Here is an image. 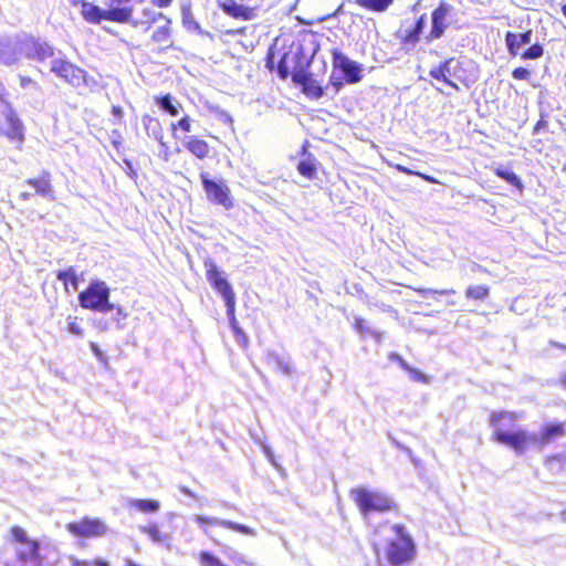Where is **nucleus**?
Masks as SVG:
<instances>
[{
    "label": "nucleus",
    "mask_w": 566,
    "mask_h": 566,
    "mask_svg": "<svg viewBox=\"0 0 566 566\" xmlns=\"http://www.w3.org/2000/svg\"><path fill=\"white\" fill-rule=\"evenodd\" d=\"M230 326L232 328V332L234 333V336L237 340L240 343L242 347H247L249 344L247 335L243 333V331L240 328L238 321L235 318V315L228 316Z\"/></svg>",
    "instance_id": "nucleus-32"
},
{
    "label": "nucleus",
    "mask_w": 566,
    "mask_h": 566,
    "mask_svg": "<svg viewBox=\"0 0 566 566\" xmlns=\"http://www.w3.org/2000/svg\"><path fill=\"white\" fill-rule=\"evenodd\" d=\"M179 490H180V492H181L182 494H185V495H188V496H195V495L192 494V492H191L187 486H180V488H179Z\"/></svg>",
    "instance_id": "nucleus-54"
},
{
    "label": "nucleus",
    "mask_w": 566,
    "mask_h": 566,
    "mask_svg": "<svg viewBox=\"0 0 566 566\" xmlns=\"http://www.w3.org/2000/svg\"><path fill=\"white\" fill-rule=\"evenodd\" d=\"M407 369L410 373L411 379L419 381V382H423V384L429 382V377L427 375H424L423 373H421L420 370H417L413 368H407Z\"/></svg>",
    "instance_id": "nucleus-43"
},
{
    "label": "nucleus",
    "mask_w": 566,
    "mask_h": 566,
    "mask_svg": "<svg viewBox=\"0 0 566 566\" xmlns=\"http://www.w3.org/2000/svg\"><path fill=\"white\" fill-rule=\"evenodd\" d=\"M317 161L316 159L312 156V155H308L307 158L301 160L298 164H297V171L301 176H303L304 178L306 179H314L316 178V175H317Z\"/></svg>",
    "instance_id": "nucleus-24"
},
{
    "label": "nucleus",
    "mask_w": 566,
    "mask_h": 566,
    "mask_svg": "<svg viewBox=\"0 0 566 566\" xmlns=\"http://www.w3.org/2000/svg\"><path fill=\"white\" fill-rule=\"evenodd\" d=\"M266 363L270 368L279 375L289 377L294 373V366L292 361L289 358L277 354H270L266 358Z\"/></svg>",
    "instance_id": "nucleus-21"
},
{
    "label": "nucleus",
    "mask_w": 566,
    "mask_h": 566,
    "mask_svg": "<svg viewBox=\"0 0 566 566\" xmlns=\"http://www.w3.org/2000/svg\"><path fill=\"white\" fill-rule=\"evenodd\" d=\"M429 75L436 78L437 81H442L443 83L454 88L455 91L460 90L458 84L453 80L448 78V75L444 72V62L441 63L438 67L432 69L429 72Z\"/></svg>",
    "instance_id": "nucleus-30"
},
{
    "label": "nucleus",
    "mask_w": 566,
    "mask_h": 566,
    "mask_svg": "<svg viewBox=\"0 0 566 566\" xmlns=\"http://www.w3.org/2000/svg\"><path fill=\"white\" fill-rule=\"evenodd\" d=\"M560 385L566 388V371L559 378Z\"/></svg>",
    "instance_id": "nucleus-56"
},
{
    "label": "nucleus",
    "mask_w": 566,
    "mask_h": 566,
    "mask_svg": "<svg viewBox=\"0 0 566 566\" xmlns=\"http://www.w3.org/2000/svg\"><path fill=\"white\" fill-rule=\"evenodd\" d=\"M195 520L203 528L205 532L207 526H221L227 530L235 531L244 535H254L253 528L233 521L208 517L201 514L196 515Z\"/></svg>",
    "instance_id": "nucleus-16"
},
{
    "label": "nucleus",
    "mask_w": 566,
    "mask_h": 566,
    "mask_svg": "<svg viewBox=\"0 0 566 566\" xmlns=\"http://www.w3.org/2000/svg\"><path fill=\"white\" fill-rule=\"evenodd\" d=\"M4 96L6 90L0 83V137L20 146L24 140V126Z\"/></svg>",
    "instance_id": "nucleus-4"
},
{
    "label": "nucleus",
    "mask_w": 566,
    "mask_h": 566,
    "mask_svg": "<svg viewBox=\"0 0 566 566\" xmlns=\"http://www.w3.org/2000/svg\"><path fill=\"white\" fill-rule=\"evenodd\" d=\"M287 57H289V54L284 53L282 55V57L280 59L277 66H276V72L282 80H286L290 75L292 76V73H293L290 71V66L287 64Z\"/></svg>",
    "instance_id": "nucleus-36"
},
{
    "label": "nucleus",
    "mask_w": 566,
    "mask_h": 566,
    "mask_svg": "<svg viewBox=\"0 0 566 566\" xmlns=\"http://www.w3.org/2000/svg\"><path fill=\"white\" fill-rule=\"evenodd\" d=\"M185 148L199 160L208 158L211 151V147L208 142L196 135L189 136L186 139Z\"/></svg>",
    "instance_id": "nucleus-20"
},
{
    "label": "nucleus",
    "mask_w": 566,
    "mask_h": 566,
    "mask_svg": "<svg viewBox=\"0 0 566 566\" xmlns=\"http://www.w3.org/2000/svg\"><path fill=\"white\" fill-rule=\"evenodd\" d=\"M143 125L147 132L149 129L161 132L160 120L149 114H145L142 117ZM161 133H159V138H161Z\"/></svg>",
    "instance_id": "nucleus-35"
},
{
    "label": "nucleus",
    "mask_w": 566,
    "mask_h": 566,
    "mask_svg": "<svg viewBox=\"0 0 566 566\" xmlns=\"http://www.w3.org/2000/svg\"><path fill=\"white\" fill-rule=\"evenodd\" d=\"M245 30V28H240V29H235V30H228L226 33L228 35H235V34H239V33H243Z\"/></svg>",
    "instance_id": "nucleus-52"
},
{
    "label": "nucleus",
    "mask_w": 566,
    "mask_h": 566,
    "mask_svg": "<svg viewBox=\"0 0 566 566\" xmlns=\"http://www.w3.org/2000/svg\"><path fill=\"white\" fill-rule=\"evenodd\" d=\"M66 531L78 538H98L108 533V526L99 517L84 516L66 524Z\"/></svg>",
    "instance_id": "nucleus-7"
},
{
    "label": "nucleus",
    "mask_w": 566,
    "mask_h": 566,
    "mask_svg": "<svg viewBox=\"0 0 566 566\" xmlns=\"http://www.w3.org/2000/svg\"><path fill=\"white\" fill-rule=\"evenodd\" d=\"M264 452H265V454L268 455V459L271 461V463H272L273 465H276L275 460H274V455H273V453H272L271 449H270L269 447H265V448H264Z\"/></svg>",
    "instance_id": "nucleus-51"
},
{
    "label": "nucleus",
    "mask_w": 566,
    "mask_h": 566,
    "mask_svg": "<svg viewBox=\"0 0 566 566\" xmlns=\"http://www.w3.org/2000/svg\"><path fill=\"white\" fill-rule=\"evenodd\" d=\"M24 185L33 188L38 196L53 198L52 175L49 170H43L36 177L28 178Z\"/></svg>",
    "instance_id": "nucleus-19"
},
{
    "label": "nucleus",
    "mask_w": 566,
    "mask_h": 566,
    "mask_svg": "<svg viewBox=\"0 0 566 566\" xmlns=\"http://www.w3.org/2000/svg\"><path fill=\"white\" fill-rule=\"evenodd\" d=\"M163 21L151 34L150 39L154 43L161 44L163 50L171 49L172 42V21L161 12H148L145 21H136L135 27L142 25L145 30H148L153 24Z\"/></svg>",
    "instance_id": "nucleus-6"
},
{
    "label": "nucleus",
    "mask_w": 566,
    "mask_h": 566,
    "mask_svg": "<svg viewBox=\"0 0 566 566\" xmlns=\"http://www.w3.org/2000/svg\"><path fill=\"white\" fill-rule=\"evenodd\" d=\"M145 533L154 541L164 542L168 537L165 534H161L160 528L157 524H150L145 528Z\"/></svg>",
    "instance_id": "nucleus-38"
},
{
    "label": "nucleus",
    "mask_w": 566,
    "mask_h": 566,
    "mask_svg": "<svg viewBox=\"0 0 566 566\" xmlns=\"http://www.w3.org/2000/svg\"><path fill=\"white\" fill-rule=\"evenodd\" d=\"M108 566H111V565L108 564Z\"/></svg>",
    "instance_id": "nucleus-64"
},
{
    "label": "nucleus",
    "mask_w": 566,
    "mask_h": 566,
    "mask_svg": "<svg viewBox=\"0 0 566 566\" xmlns=\"http://www.w3.org/2000/svg\"><path fill=\"white\" fill-rule=\"evenodd\" d=\"M80 305L83 308L94 312H113L115 314L111 319L99 318L94 321V326L99 332H106L111 327L122 328L127 318V313L120 307L109 302V290L106 285H87L78 294Z\"/></svg>",
    "instance_id": "nucleus-2"
},
{
    "label": "nucleus",
    "mask_w": 566,
    "mask_h": 566,
    "mask_svg": "<svg viewBox=\"0 0 566 566\" xmlns=\"http://www.w3.org/2000/svg\"><path fill=\"white\" fill-rule=\"evenodd\" d=\"M444 72L447 73L448 78L459 81L469 87V83L464 76V62L461 60L454 57L446 60Z\"/></svg>",
    "instance_id": "nucleus-22"
},
{
    "label": "nucleus",
    "mask_w": 566,
    "mask_h": 566,
    "mask_svg": "<svg viewBox=\"0 0 566 566\" xmlns=\"http://www.w3.org/2000/svg\"><path fill=\"white\" fill-rule=\"evenodd\" d=\"M18 197L21 200H29L32 197V193L27 192V191H21Z\"/></svg>",
    "instance_id": "nucleus-53"
},
{
    "label": "nucleus",
    "mask_w": 566,
    "mask_h": 566,
    "mask_svg": "<svg viewBox=\"0 0 566 566\" xmlns=\"http://www.w3.org/2000/svg\"><path fill=\"white\" fill-rule=\"evenodd\" d=\"M415 293H417L420 297V300H415V302L424 304V305H434L439 303L443 304H450L453 303L452 300H450V293L449 290H433L429 287L419 286L416 289H412Z\"/></svg>",
    "instance_id": "nucleus-17"
},
{
    "label": "nucleus",
    "mask_w": 566,
    "mask_h": 566,
    "mask_svg": "<svg viewBox=\"0 0 566 566\" xmlns=\"http://www.w3.org/2000/svg\"><path fill=\"white\" fill-rule=\"evenodd\" d=\"M125 566H139V565H137L133 559L128 558L125 560Z\"/></svg>",
    "instance_id": "nucleus-57"
},
{
    "label": "nucleus",
    "mask_w": 566,
    "mask_h": 566,
    "mask_svg": "<svg viewBox=\"0 0 566 566\" xmlns=\"http://www.w3.org/2000/svg\"><path fill=\"white\" fill-rule=\"evenodd\" d=\"M268 66H269L270 70H272V67H273L272 66V57L271 56L268 59Z\"/></svg>",
    "instance_id": "nucleus-60"
},
{
    "label": "nucleus",
    "mask_w": 566,
    "mask_h": 566,
    "mask_svg": "<svg viewBox=\"0 0 566 566\" xmlns=\"http://www.w3.org/2000/svg\"><path fill=\"white\" fill-rule=\"evenodd\" d=\"M533 38V30L528 29L524 32L507 31L504 35L507 52L512 56L520 55V50L531 44Z\"/></svg>",
    "instance_id": "nucleus-18"
},
{
    "label": "nucleus",
    "mask_w": 566,
    "mask_h": 566,
    "mask_svg": "<svg viewBox=\"0 0 566 566\" xmlns=\"http://www.w3.org/2000/svg\"><path fill=\"white\" fill-rule=\"evenodd\" d=\"M560 517L566 521V510L560 512Z\"/></svg>",
    "instance_id": "nucleus-61"
},
{
    "label": "nucleus",
    "mask_w": 566,
    "mask_h": 566,
    "mask_svg": "<svg viewBox=\"0 0 566 566\" xmlns=\"http://www.w3.org/2000/svg\"><path fill=\"white\" fill-rule=\"evenodd\" d=\"M394 532L395 537L391 539V565H406L413 560L416 545L403 526H395Z\"/></svg>",
    "instance_id": "nucleus-5"
},
{
    "label": "nucleus",
    "mask_w": 566,
    "mask_h": 566,
    "mask_svg": "<svg viewBox=\"0 0 566 566\" xmlns=\"http://www.w3.org/2000/svg\"><path fill=\"white\" fill-rule=\"evenodd\" d=\"M51 72L74 87H80L87 83L86 71L65 59L53 60Z\"/></svg>",
    "instance_id": "nucleus-8"
},
{
    "label": "nucleus",
    "mask_w": 566,
    "mask_h": 566,
    "mask_svg": "<svg viewBox=\"0 0 566 566\" xmlns=\"http://www.w3.org/2000/svg\"><path fill=\"white\" fill-rule=\"evenodd\" d=\"M129 0H108V9L102 10L92 3H84L82 8L83 18L91 23H99L103 20L117 23H126L130 20L132 8L119 7L127 3Z\"/></svg>",
    "instance_id": "nucleus-3"
},
{
    "label": "nucleus",
    "mask_w": 566,
    "mask_h": 566,
    "mask_svg": "<svg viewBox=\"0 0 566 566\" xmlns=\"http://www.w3.org/2000/svg\"><path fill=\"white\" fill-rule=\"evenodd\" d=\"M113 145L115 148H119V146L122 145V140H114Z\"/></svg>",
    "instance_id": "nucleus-58"
},
{
    "label": "nucleus",
    "mask_w": 566,
    "mask_h": 566,
    "mask_svg": "<svg viewBox=\"0 0 566 566\" xmlns=\"http://www.w3.org/2000/svg\"><path fill=\"white\" fill-rule=\"evenodd\" d=\"M155 103L170 116H177L182 108L179 102H174V97L170 94L155 96Z\"/></svg>",
    "instance_id": "nucleus-23"
},
{
    "label": "nucleus",
    "mask_w": 566,
    "mask_h": 566,
    "mask_svg": "<svg viewBox=\"0 0 566 566\" xmlns=\"http://www.w3.org/2000/svg\"><path fill=\"white\" fill-rule=\"evenodd\" d=\"M332 62L334 69L342 72V76L347 84H354L360 81L361 74L357 63L349 60L339 50L334 49L332 51Z\"/></svg>",
    "instance_id": "nucleus-14"
},
{
    "label": "nucleus",
    "mask_w": 566,
    "mask_h": 566,
    "mask_svg": "<svg viewBox=\"0 0 566 566\" xmlns=\"http://www.w3.org/2000/svg\"><path fill=\"white\" fill-rule=\"evenodd\" d=\"M354 501L364 514L386 511L389 506L387 499L378 493L364 489L355 490Z\"/></svg>",
    "instance_id": "nucleus-11"
},
{
    "label": "nucleus",
    "mask_w": 566,
    "mask_h": 566,
    "mask_svg": "<svg viewBox=\"0 0 566 566\" xmlns=\"http://www.w3.org/2000/svg\"><path fill=\"white\" fill-rule=\"evenodd\" d=\"M518 418L517 412L504 410L491 412L489 417L491 427L495 428L492 439L511 448L517 454L524 453L530 446L543 450L556 439L566 436V422L545 423L538 433H530L525 430L509 432L501 428L502 421L514 422Z\"/></svg>",
    "instance_id": "nucleus-1"
},
{
    "label": "nucleus",
    "mask_w": 566,
    "mask_h": 566,
    "mask_svg": "<svg viewBox=\"0 0 566 566\" xmlns=\"http://www.w3.org/2000/svg\"><path fill=\"white\" fill-rule=\"evenodd\" d=\"M495 174L497 177L505 180L510 185L516 187L517 189H520V190L523 189L524 186H523L521 178L514 171L510 170L509 168L499 167L495 170Z\"/></svg>",
    "instance_id": "nucleus-29"
},
{
    "label": "nucleus",
    "mask_w": 566,
    "mask_h": 566,
    "mask_svg": "<svg viewBox=\"0 0 566 566\" xmlns=\"http://www.w3.org/2000/svg\"><path fill=\"white\" fill-rule=\"evenodd\" d=\"M391 167H395L398 171H401V172H407V174H409V175H416V176H419V177H421V178H423L424 180H428V181H432V180H433V179H432V178H430L429 176H426V175L419 174V172H417L416 170H413V169H411V168H409V167H405V166H402V165H400V164H396V165H394V164L391 163Z\"/></svg>",
    "instance_id": "nucleus-42"
},
{
    "label": "nucleus",
    "mask_w": 566,
    "mask_h": 566,
    "mask_svg": "<svg viewBox=\"0 0 566 566\" xmlns=\"http://www.w3.org/2000/svg\"><path fill=\"white\" fill-rule=\"evenodd\" d=\"M130 506L139 512L154 513L160 507V503L157 500L150 499H138L130 502Z\"/></svg>",
    "instance_id": "nucleus-28"
},
{
    "label": "nucleus",
    "mask_w": 566,
    "mask_h": 566,
    "mask_svg": "<svg viewBox=\"0 0 566 566\" xmlns=\"http://www.w3.org/2000/svg\"><path fill=\"white\" fill-rule=\"evenodd\" d=\"M346 82L343 76L335 75L334 73L329 76L327 88L331 87L334 94H337Z\"/></svg>",
    "instance_id": "nucleus-40"
},
{
    "label": "nucleus",
    "mask_w": 566,
    "mask_h": 566,
    "mask_svg": "<svg viewBox=\"0 0 566 566\" xmlns=\"http://www.w3.org/2000/svg\"><path fill=\"white\" fill-rule=\"evenodd\" d=\"M547 125H548V122L546 119V115L541 113V118L534 127V134H538L542 129H545L547 127Z\"/></svg>",
    "instance_id": "nucleus-46"
},
{
    "label": "nucleus",
    "mask_w": 566,
    "mask_h": 566,
    "mask_svg": "<svg viewBox=\"0 0 566 566\" xmlns=\"http://www.w3.org/2000/svg\"><path fill=\"white\" fill-rule=\"evenodd\" d=\"M67 325L70 333L83 337L84 336V327H83V318H80L77 316H69L67 318Z\"/></svg>",
    "instance_id": "nucleus-34"
},
{
    "label": "nucleus",
    "mask_w": 566,
    "mask_h": 566,
    "mask_svg": "<svg viewBox=\"0 0 566 566\" xmlns=\"http://www.w3.org/2000/svg\"><path fill=\"white\" fill-rule=\"evenodd\" d=\"M562 12L566 17V3L562 7Z\"/></svg>",
    "instance_id": "nucleus-62"
},
{
    "label": "nucleus",
    "mask_w": 566,
    "mask_h": 566,
    "mask_svg": "<svg viewBox=\"0 0 566 566\" xmlns=\"http://www.w3.org/2000/svg\"><path fill=\"white\" fill-rule=\"evenodd\" d=\"M427 25V17L422 14L416 22L406 21L396 32L402 44L415 45Z\"/></svg>",
    "instance_id": "nucleus-15"
},
{
    "label": "nucleus",
    "mask_w": 566,
    "mask_h": 566,
    "mask_svg": "<svg viewBox=\"0 0 566 566\" xmlns=\"http://www.w3.org/2000/svg\"><path fill=\"white\" fill-rule=\"evenodd\" d=\"M292 81L301 87L302 93L310 99H319L324 95V87L314 78L313 74L304 69L292 73Z\"/></svg>",
    "instance_id": "nucleus-12"
},
{
    "label": "nucleus",
    "mask_w": 566,
    "mask_h": 566,
    "mask_svg": "<svg viewBox=\"0 0 566 566\" xmlns=\"http://www.w3.org/2000/svg\"><path fill=\"white\" fill-rule=\"evenodd\" d=\"M57 279L63 281V283H77V281H78L76 271L73 268H69L64 271H60L57 273Z\"/></svg>",
    "instance_id": "nucleus-39"
},
{
    "label": "nucleus",
    "mask_w": 566,
    "mask_h": 566,
    "mask_svg": "<svg viewBox=\"0 0 566 566\" xmlns=\"http://www.w3.org/2000/svg\"><path fill=\"white\" fill-rule=\"evenodd\" d=\"M486 294V289L482 285H478L476 289L469 287L467 290L468 296H473L475 298L483 297Z\"/></svg>",
    "instance_id": "nucleus-45"
},
{
    "label": "nucleus",
    "mask_w": 566,
    "mask_h": 566,
    "mask_svg": "<svg viewBox=\"0 0 566 566\" xmlns=\"http://www.w3.org/2000/svg\"><path fill=\"white\" fill-rule=\"evenodd\" d=\"M200 180L210 202L220 205L227 209L232 208L233 201L230 196V189L224 181L211 180L206 172L200 174Z\"/></svg>",
    "instance_id": "nucleus-9"
},
{
    "label": "nucleus",
    "mask_w": 566,
    "mask_h": 566,
    "mask_svg": "<svg viewBox=\"0 0 566 566\" xmlns=\"http://www.w3.org/2000/svg\"><path fill=\"white\" fill-rule=\"evenodd\" d=\"M72 566H108V562L101 558H95L92 560L73 559Z\"/></svg>",
    "instance_id": "nucleus-41"
},
{
    "label": "nucleus",
    "mask_w": 566,
    "mask_h": 566,
    "mask_svg": "<svg viewBox=\"0 0 566 566\" xmlns=\"http://www.w3.org/2000/svg\"><path fill=\"white\" fill-rule=\"evenodd\" d=\"M198 558L201 566H227L219 557L207 551L200 552Z\"/></svg>",
    "instance_id": "nucleus-33"
},
{
    "label": "nucleus",
    "mask_w": 566,
    "mask_h": 566,
    "mask_svg": "<svg viewBox=\"0 0 566 566\" xmlns=\"http://www.w3.org/2000/svg\"><path fill=\"white\" fill-rule=\"evenodd\" d=\"M253 0H224L220 3L221 10L235 20L249 21L258 15V7Z\"/></svg>",
    "instance_id": "nucleus-13"
},
{
    "label": "nucleus",
    "mask_w": 566,
    "mask_h": 566,
    "mask_svg": "<svg viewBox=\"0 0 566 566\" xmlns=\"http://www.w3.org/2000/svg\"><path fill=\"white\" fill-rule=\"evenodd\" d=\"M174 0H151V3L158 8H167L172 3Z\"/></svg>",
    "instance_id": "nucleus-47"
},
{
    "label": "nucleus",
    "mask_w": 566,
    "mask_h": 566,
    "mask_svg": "<svg viewBox=\"0 0 566 566\" xmlns=\"http://www.w3.org/2000/svg\"><path fill=\"white\" fill-rule=\"evenodd\" d=\"M219 289L220 294L222 295L226 307H227V316L235 315V297L234 293L231 289V285H216Z\"/></svg>",
    "instance_id": "nucleus-27"
},
{
    "label": "nucleus",
    "mask_w": 566,
    "mask_h": 566,
    "mask_svg": "<svg viewBox=\"0 0 566 566\" xmlns=\"http://www.w3.org/2000/svg\"><path fill=\"white\" fill-rule=\"evenodd\" d=\"M454 7L446 1H440L439 6L431 13L430 39H440L443 36L447 28L452 22Z\"/></svg>",
    "instance_id": "nucleus-10"
},
{
    "label": "nucleus",
    "mask_w": 566,
    "mask_h": 566,
    "mask_svg": "<svg viewBox=\"0 0 566 566\" xmlns=\"http://www.w3.org/2000/svg\"><path fill=\"white\" fill-rule=\"evenodd\" d=\"M177 129H180L184 133H189L191 130V119L188 115H185L178 122L170 124V130L172 133Z\"/></svg>",
    "instance_id": "nucleus-37"
},
{
    "label": "nucleus",
    "mask_w": 566,
    "mask_h": 566,
    "mask_svg": "<svg viewBox=\"0 0 566 566\" xmlns=\"http://www.w3.org/2000/svg\"><path fill=\"white\" fill-rule=\"evenodd\" d=\"M544 54V48L541 43H533L520 53L522 60H537L541 59Z\"/></svg>",
    "instance_id": "nucleus-31"
},
{
    "label": "nucleus",
    "mask_w": 566,
    "mask_h": 566,
    "mask_svg": "<svg viewBox=\"0 0 566 566\" xmlns=\"http://www.w3.org/2000/svg\"><path fill=\"white\" fill-rule=\"evenodd\" d=\"M160 144L166 148L164 159H165V160H168V159H169V150H168V146H167V145H166V143H164V142H161Z\"/></svg>",
    "instance_id": "nucleus-55"
},
{
    "label": "nucleus",
    "mask_w": 566,
    "mask_h": 566,
    "mask_svg": "<svg viewBox=\"0 0 566 566\" xmlns=\"http://www.w3.org/2000/svg\"><path fill=\"white\" fill-rule=\"evenodd\" d=\"M112 114H113L115 117L119 118V119H122V118H123V116H124L123 108H122L120 106H118V105H113V106H112Z\"/></svg>",
    "instance_id": "nucleus-48"
},
{
    "label": "nucleus",
    "mask_w": 566,
    "mask_h": 566,
    "mask_svg": "<svg viewBox=\"0 0 566 566\" xmlns=\"http://www.w3.org/2000/svg\"><path fill=\"white\" fill-rule=\"evenodd\" d=\"M531 75V72L525 67H516L512 72V76L515 80H527Z\"/></svg>",
    "instance_id": "nucleus-44"
},
{
    "label": "nucleus",
    "mask_w": 566,
    "mask_h": 566,
    "mask_svg": "<svg viewBox=\"0 0 566 566\" xmlns=\"http://www.w3.org/2000/svg\"><path fill=\"white\" fill-rule=\"evenodd\" d=\"M34 81L29 76H20V85L22 87H27L28 85L33 84Z\"/></svg>",
    "instance_id": "nucleus-50"
},
{
    "label": "nucleus",
    "mask_w": 566,
    "mask_h": 566,
    "mask_svg": "<svg viewBox=\"0 0 566 566\" xmlns=\"http://www.w3.org/2000/svg\"><path fill=\"white\" fill-rule=\"evenodd\" d=\"M361 325H363V321L361 319H357L356 321V327L361 329Z\"/></svg>",
    "instance_id": "nucleus-59"
},
{
    "label": "nucleus",
    "mask_w": 566,
    "mask_h": 566,
    "mask_svg": "<svg viewBox=\"0 0 566 566\" xmlns=\"http://www.w3.org/2000/svg\"><path fill=\"white\" fill-rule=\"evenodd\" d=\"M439 91L443 93V91H442V90H439ZM444 94H447V96H450V95H451V93H450V92H444Z\"/></svg>",
    "instance_id": "nucleus-63"
},
{
    "label": "nucleus",
    "mask_w": 566,
    "mask_h": 566,
    "mask_svg": "<svg viewBox=\"0 0 566 566\" xmlns=\"http://www.w3.org/2000/svg\"><path fill=\"white\" fill-rule=\"evenodd\" d=\"M53 55H54L53 48L46 43H35L29 53V57H31L35 61H39V62H44L45 60L52 57Z\"/></svg>",
    "instance_id": "nucleus-26"
},
{
    "label": "nucleus",
    "mask_w": 566,
    "mask_h": 566,
    "mask_svg": "<svg viewBox=\"0 0 566 566\" xmlns=\"http://www.w3.org/2000/svg\"><path fill=\"white\" fill-rule=\"evenodd\" d=\"M90 347H91L92 352L94 353V355L97 358H99V359L103 358V354H102V352H101V349H99V347H98V345L96 343H91Z\"/></svg>",
    "instance_id": "nucleus-49"
},
{
    "label": "nucleus",
    "mask_w": 566,
    "mask_h": 566,
    "mask_svg": "<svg viewBox=\"0 0 566 566\" xmlns=\"http://www.w3.org/2000/svg\"><path fill=\"white\" fill-rule=\"evenodd\" d=\"M205 272L209 283H227L222 271L211 259L205 261Z\"/></svg>",
    "instance_id": "nucleus-25"
}]
</instances>
